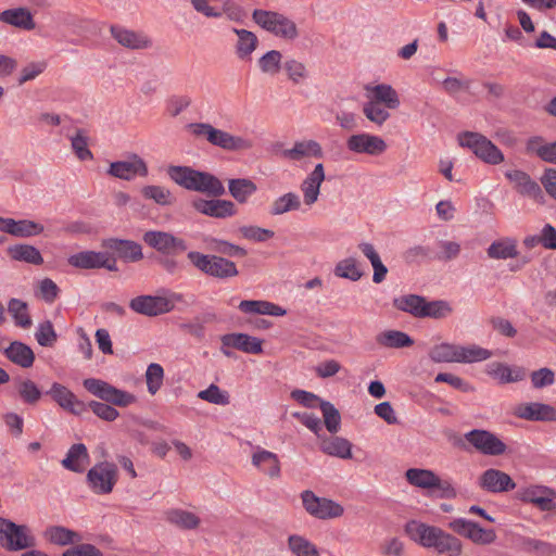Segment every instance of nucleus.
<instances>
[{"instance_id":"26","label":"nucleus","mask_w":556,"mask_h":556,"mask_svg":"<svg viewBox=\"0 0 556 556\" xmlns=\"http://www.w3.org/2000/svg\"><path fill=\"white\" fill-rule=\"evenodd\" d=\"M346 148L354 153L377 155L382 152V138L367 132L352 135L346 140Z\"/></svg>"},{"instance_id":"39","label":"nucleus","mask_w":556,"mask_h":556,"mask_svg":"<svg viewBox=\"0 0 556 556\" xmlns=\"http://www.w3.org/2000/svg\"><path fill=\"white\" fill-rule=\"evenodd\" d=\"M45 538L52 544L65 546L81 541V535L62 526H51L46 529Z\"/></svg>"},{"instance_id":"3","label":"nucleus","mask_w":556,"mask_h":556,"mask_svg":"<svg viewBox=\"0 0 556 556\" xmlns=\"http://www.w3.org/2000/svg\"><path fill=\"white\" fill-rule=\"evenodd\" d=\"M188 128L195 137H204L212 146L226 151H243L253 147L250 139L233 136L228 131L213 127L208 123H191Z\"/></svg>"},{"instance_id":"8","label":"nucleus","mask_w":556,"mask_h":556,"mask_svg":"<svg viewBox=\"0 0 556 556\" xmlns=\"http://www.w3.org/2000/svg\"><path fill=\"white\" fill-rule=\"evenodd\" d=\"M457 140L460 147L471 150L475 155L484 163L496 165L504 161V154L501 150L491 140L479 132H460Z\"/></svg>"},{"instance_id":"37","label":"nucleus","mask_w":556,"mask_h":556,"mask_svg":"<svg viewBox=\"0 0 556 556\" xmlns=\"http://www.w3.org/2000/svg\"><path fill=\"white\" fill-rule=\"evenodd\" d=\"M256 190V184L250 178H232L228 180L229 194L240 204L247 203Z\"/></svg>"},{"instance_id":"34","label":"nucleus","mask_w":556,"mask_h":556,"mask_svg":"<svg viewBox=\"0 0 556 556\" xmlns=\"http://www.w3.org/2000/svg\"><path fill=\"white\" fill-rule=\"evenodd\" d=\"M320 450L330 456L343 459L352 458V444L341 437H324L320 439Z\"/></svg>"},{"instance_id":"36","label":"nucleus","mask_w":556,"mask_h":556,"mask_svg":"<svg viewBox=\"0 0 556 556\" xmlns=\"http://www.w3.org/2000/svg\"><path fill=\"white\" fill-rule=\"evenodd\" d=\"M165 519L167 522L181 530L197 529L201 522L195 514L181 508H170L166 510Z\"/></svg>"},{"instance_id":"20","label":"nucleus","mask_w":556,"mask_h":556,"mask_svg":"<svg viewBox=\"0 0 556 556\" xmlns=\"http://www.w3.org/2000/svg\"><path fill=\"white\" fill-rule=\"evenodd\" d=\"M47 394L50 395L60 407L73 415L78 416L87 412V405L78 400L67 387L59 382H53L50 390L47 391Z\"/></svg>"},{"instance_id":"54","label":"nucleus","mask_w":556,"mask_h":556,"mask_svg":"<svg viewBox=\"0 0 556 556\" xmlns=\"http://www.w3.org/2000/svg\"><path fill=\"white\" fill-rule=\"evenodd\" d=\"M320 410L327 430L334 434L340 430L341 415L334 405L328 401H320Z\"/></svg>"},{"instance_id":"29","label":"nucleus","mask_w":556,"mask_h":556,"mask_svg":"<svg viewBox=\"0 0 556 556\" xmlns=\"http://www.w3.org/2000/svg\"><path fill=\"white\" fill-rule=\"evenodd\" d=\"M251 462L254 467L269 478H279L280 462L275 453L257 447L252 454Z\"/></svg>"},{"instance_id":"53","label":"nucleus","mask_w":556,"mask_h":556,"mask_svg":"<svg viewBox=\"0 0 556 556\" xmlns=\"http://www.w3.org/2000/svg\"><path fill=\"white\" fill-rule=\"evenodd\" d=\"M141 194L147 200H152L159 205H172L174 197L172 192L162 186H144L141 189Z\"/></svg>"},{"instance_id":"30","label":"nucleus","mask_w":556,"mask_h":556,"mask_svg":"<svg viewBox=\"0 0 556 556\" xmlns=\"http://www.w3.org/2000/svg\"><path fill=\"white\" fill-rule=\"evenodd\" d=\"M486 255L491 260H508L519 255L517 240L511 237H504L493 241L486 249Z\"/></svg>"},{"instance_id":"13","label":"nucleus","mask_w":556,"mask_h":556,"mask_svg":"<svg viewBox=\"0 0 556 556\" xmlns=\"http://www.w3.org/2000/svg\"><path fill=\"white\" fill-rule=\"evenodd\" d=\"M464 439L476 451L486 456H501L507 451V445L489 430L472 429L464 434Z\"/></svg>"},{"instance_id":"15","label":"nucleus","mask_w":556,"mask_h":556,"mask_svg":"<svg viewBox=\"0 0 556 556\" xmlns=\"http://www.w3.org/2000/svg\"><path fill=\"white\" fill-rule=\"evenodd\" d=\"M143 242L162 255H176L187 250L184 239L162 230H149L142 236Z\"/></svg>"},{"instance_id":"5","label":"nucleus","mask_w":556,"mask_h":556,"mask_svg":"<svg viewBox=\"0 0 556 556\" xmlns=\"http://www.w3.org/2000/svg\"><path fill=\"white\" fill-rule=\"evenodd\" d=\"M36 536L27 525H17L0 517V546L8 552H18L35 547Z\"/></svg>"},{"instance_id":"41","label":"nucleus","mask_w":556,"mask_h":556,"mask_svg":"<svg viewBox=\"0 0 556 556\" xmlns=\"http://www.w3.org/2000/svg\"><path fill=\"white\" fill-rule=\"evenodd\" d=\"M10 257L14 261L25 262L31 265H41L43 257L40 251L30 244H14L8 249Z\"/></svg>"},{"instance_id":"24","label":"nucleus","mask_w":556,"mask_h":556,"mask_svg":"<svg viewBox=\"0 0 556 556\" xmlns=\"http://www.w3.org/2000/svg\"><path fill=\"white\" fill-rule=\"evenodd\" d=\"M112 37L123 47L140 50L150 48L152 42L151 39L143 33L127 29L125 27L113 25L110 28Z\"/></svg>"},{"instance_id":"6","label":"nucleus","mask_w":556,"mask_h":556,"mask_svg":"<svg viewBox=\"0 0 556 556\" xmlns=\"http://www.w3.org/2000/svg\"><path fill=\"white\" fill-rule=\"evenodd\" d=\"M252 18L258 26L276 37L286 40H294L299 37L296 24L279 12L255 9Z\"/></svg>"},{"instance_id":"27","label":"nucleus","mask_w":556,"mask_h":556,"mask_svg":"<svg viewBox=\"0 0 556 556\" xmlns=\"http://www.w3.org/2000/svg\"><path fill=\"white\" fill-rule=\"evenodd\" d=\"M220 342L226 346H231V349L249 354H261L263 352V341L247 333H227L220 338Z\"/></svg>"},{"instance_id":"38","label":"nucleus","mask_w":556,"mask_h":556,"mask_svg":"<svg viewBox=\"0 0 556 556\" xmlns=\"http://www.w3.org/2000/svg\"><path fill=\"white\" fill-rule=\"evenodd\" d=\"M0 21L27 30L35 27L33 15L26 8L4 10L0 13Z\"/></svg>"},{"instance_id":"45","label":"nucleus","mask_w":556,"mask_h":556,"mask_svg":"<svg viewBox=\"0 0 556 556\" xmlns=\"http://www.w3.org/2000/svg\"><path fill=\"white\" fill-rule=\"evenodd\" d=\"M492 356V352L476 344L459 345L457 363H476L486 361Z\"/></svg>"},{"instance_id":"59","label":"nucleus","mask_w":556,"mask_h":556,"mask_svg":"<svg viewBox=\"0 0 556 556\" xmlns=\"http://www.w3.org/2000/svg\"><path fill=\"white\" fill-rule=\"evenodd\" d=\"M281 59L282 54L280 51L270 50L260 58L258 66L263 73L274 75L281 68Z\"/></svg>"},{"instance_id":"28","label":"nucleus","mask_w":556,"mask_h":556,"mask_svg":"<svg viewBox=\"0 0 556 556\" xmlns=\"http://www.w3.org/2000/svg\"><path fill=\"white\" fill-rule=\"evenodd\" d=\"M366 102L363 106L365 116L378 124H382V85H376L375 87L366 86Z\"/></svg>"},{"instance_id":"22","label":"nucleus","mask_w":556,"mask_h":556,"mask_svg":"<svg viewBox=\"0 0 556 556\" xmlns=\"http://www.w3.org/2000/svg\"><path fill=\"white\" fill-rule=\"evenodd\" d=\"M515 415L530 421H555L556 409L544 403H523L516 407Z\"/></svg>"},{"instance_id":"12","label":"nucleus","mask_w":556,"mask_h":556,"mask_svg":"<svg viewBox=\"0 0 556 556\" xmlns=\"http://www.w3.org/2000/svg\"><path fill=\"white\" fill-rule=\"evenodd\" d=\"M301 500L306 513L317 519L339 518L344 513V508L339 503L327 497H319L311 490L303 491Z\"/></svg>"},{"instance_id":"16","label":"nucleus","mask_w":556,"mask_h":556,"mask_svg":"<svg viewBox=\"0 0 556 556\" xmlns=\"http://www.w3.org/2000/svg\"><path fill=\"white\" fill-rule=\"evenodd\" d=\"M516 498L520 502L534 505L541 511H551L556 507L555 490L541 484L519 488L516 492Z\"/></svg>"},{"instance_id":"2","label":"nucleus","mask_w":556,"mask_h":556,"mask_svg":"<svg viewBox=\"0 0 556 556\" xmlns=\"http://www.w3.org/2000/svg\"><path fill=\"white\" fill-rule=\"evenodd\" d=\"M168 177L178 186L218 198L226 193L223 182L208 172L197 170L189 166L170 165L167 168Z\"/></svg>"},{"instance_id":"42","label":"nucleus","mask_w":556,"mask_h":556,"mask_svg":"<svg viewBox=\"0 0 556 556\" xmlns=\"http://www.w3.org/2000/svg\"><path fill=\"white\" fill-rule=\"evenodd\" d=\"M300 195L295 192H287L275 199L269 205V214L278 216L291 211H299L301 208Z\"/></svg>"},{"instance_id":"33","label":"nucleus","mask_w":556,"mask_h":556,"mask_svg":"<svg viewBox=\"0 0 556 556\" xmlns=\"http://www.w3.org/2000/svg\"><path fill=\"white\" fill-rule=\"evenodd\" d=\"M4 355L13 364L22 368H29L35 362V354L33 350L21 341L11 342L4 350Z\"/></svg>"},{"instance_id":"43","label":"nucleus","mask_w":556,"mask_h":556,"mask_svg":"<svg viewBox=\"0 0 556 556\" xmlns=\"http://www.w3.org/2000/svg\"><path fill=\"white\" fill-rule=\"evenodd\" d=\"M426 298L418 294H407L395 298L393 305L399 311L405 312L415 318H421Z\"/></svg>"},{"instance_id":"58","label":"nucleus","mask_w":556,"mask_h":556,"mask_svg":"<svg viewBox=\"0 0 556 556\" xmlns=\"http://www.w3.org/2000/svg\"><path fill=\"white\" fill-rule=\"evenodd\" d=\"M363 254L370 261L374 267L372 280L376 283L382 282V262L378 252L375 250L371 243L363 242L358 245Z\"/></svg>"},{"instance_id":"56","label":"nucleus","mask_w":556,"mask_h":556,"mask_svg":"<svg viewBox=\"0 0 556 556\" xmlns=\"http://www.w3.org/2000/svg\"><path fill=\"white\" fill-rule=\"evenodd\" d=\"M164 369L157 363H151L146 371V382L148 392L154 395L163 386Z\"/></svg>"},{"instance_id":"44","label":"nucleus","mask_w":556,"mask_h":556,"mask_svg":"<svg viewBox=\"0 0 556 556\" xmlns=\"http://www.w3.org/2000/svg\"><path fill=\"white\" fill-rule=\"evenodd\" d=\"M103 257V252L81 251L71 255L67 263L79 269H98Z\"/></svg>"},{"instance_id":"61","label":"nucleus","mask_w":556,"mask_h":556,"mask_svg":"<svg viewBox=\"0 0 556 556\" xmlns=\"http://www.w3.org/2000/svg\"><path fill=\"white\" fill-rule=\"evenodd\" d=\"M414 344V340L406 333L400 330L384 331V348L404 349Z\"/></svg>"},{"instance_id":"50","label":"nucleus","mask_w":556,"mask_h":556,"mask_svg":"<svg viewBox=\"0 0 556 556\" xmlns=\"http://www.w3.org/2000/svg\"><path fill=\"white\" fill-rule=\"evenodd\" d=\"M27 303L20 299H11L8 303V311L13 317L15 325L27 329L31 326V318L27 313Z\"/></svg>"},{"instance_id":"11","label":"nucleus","mask_w":556,"mask_h":556,"mask_svg":"<svg viewBox=\"0 0 556 556\" xmlns=\"http://www.w3.org/2000/svg\"><path fill=\"white\" fill-rule=\"evenodd\" d=\"M83 386L92 395L119 407H126L136 402L134 394L117 389L101 379L87 378L83 381Z\"/></svg>"},{"instance_id":"18","label":"nucleus","mask_w":556,"mask_h":556,"mask_svg":"<svg viewBox=\"0 0 556 556\" xmlns=\"http://www.w3.org/2000/svg\"><path fill=\"white\" fill-rule=\"evenodd\" d=\"M108 174L119 179L131 180L136 176L146 177L148 167L139 155L132 154L129 160L111 163Z\"/></svg>"},{"instance_id":"4","label":"nucleus","mask_w":556,"mask_h":556,"mask_svg":"<svg viewBox=\"0 0 556 556\" xmlns=\"http://www.w3.org/2000/svg\"><path fill=\"white\" fill-rule=\"evenodd\" d=\"M187 257L198 270L208 277L225 280L239 275L236 263L222 255L190 251Z\"/></svg>"},{"instance_id":"55","label":"nucleus","mask_w":556,"mask_h":556,"mask_svg":"<svg viewBox=\"0 0 556 556\" xmlns=\"http://www.w3.org/2000/svg\"><path fill=\"white\" fill-rule=\"evenodd\" d=\"M210 242L211 249L222 256L227 255L229 257H244L248 254V251L244 248L230 243L226 240L212 238Z\"/></svg>"},{"instance_id":"7","label":"nucleus","mask_w":556,"mask_h":556,"mask_svg":"<svg viewBox=\"0 0 556 556\" xmlns=\"http://www.w3.org/2000/svg\"><path fill=\"white\" fill-rule=\"evenodd\" d=\"M405 478L413 486L438 491L440 498H455L457 492L448 480H442L430 469L409 468L405 472Z\"/></svg>"},{"instance_id":"14","label":"nucleus","mask_w":556,"mask_h":556,"mask_svg":"<svg viewBox=\"0 0 556 556\" xmlns=\"http://www.w3.org/2000/svg\"><path fill=\"white\" fill-rule=\"evenodd\" d=\"M448 528L456 534L470 540L477 545H490L495 542L493 529H484L479 523L466 518H455L448 522Z\"/></svg>"},{"instance_id":"57","label":"nucleus","mask_w":556,"mask_h":556,"mask_svg":"<svg viewBox=\"0 0 556 556\" xmlns=\"http://www.w3.org/2000/svg\"><path fill=\"white\" fill-rule=\"evenodd\" d=\"M200 400L206 401L216 405H228L230 396L227 391L222 390L217 384L212 383L205 390L198 393Z\"/></svg>"},{"instance_id":"60","label":"nucleus","mask_w":556,"mask_h":556,"mask_svg":"<svg viewBox=\"0 0 556 556\" xmlns=\"http://www.w3.org/2000/svg\"><path fill=\"white\" fill-rule=\"evenodd\" d=\"M43 226L39 223L29 219L15 220L12 236L17 238H28L40 235L43 231Z\"/></svg>"},{"instance_id":"64","label":"nucleus","mask_w":556,"mask_h":556,"mask_svg":"<svg viewBox=\"0 0 556 556\" xmlns=\"http://www.w3.org/2000/svg\"><path fill=\"white\" fill-rule=\"evenodd\" d=\"M239 232L244 239L255 241V242H264L274 237L275 232L269 229H265L258 226H241L239 228Z\"/></svg>"},{"instance_id":"1","label":"nucleus","mask_w":556,"mask_h":556,"mask_svg":"<svg viewBox=\"0 0 556 556\" xmlns=\"http://www.w3.org/2000/svg\"><path fill=\"white\" fill-rule=\"evenodd\" d=\"M406 531L416 543L426 548H433L440 555L460 556L463 554L462 541L441 528L412 521L407 525Z\"/></svg>"},{"instance_id":"31","label":"nucleus","mask_w":556,"mask_h":556,"mask_svg":"<svg viewBox=\"0 0 556 556\" xmlns=\"http://www.w3.org/2000/svg\"><path fill=\"white\" fill-rule=\"evenodd\" d=\"M89 463V454L87 447L83 443L73 444L62 459V466L73 472L81 473L86 465Z\"/></svg>"},{"instance_id":"47","label":"nucleus","mask_w":556,"mask_h":556,"mask_svg":"<svg viewBox=\"0 0 556 556\" xmlns=\"http://www.w3.org/2000/svg\"><path fill=\"white\" fill-rule=\"evenodd\" d=\"M453 313V307L445 300H425L421 318L443 319Z\"/></svg>"},{"instance_id":"32","label":"nucleus","mask_w":556,"mask_h":556,"mask_svg":"<svg viewBox=\"0 0 556 556\" xmlns=\"http://www.w3.org/2000/svg\"><path fill=\"white\" fill-rule=\"evenodd\" d=\"M486 374L502 384L518 382L525 378V370L522 368L513 369L500 362L490 363L486 366Z\"/></svg>"},{"instance_id":"46","label":"nucleus","mask_w":556,"mask_h":556,"mask_svg":"<svg viewBox=\"0 0 556 556\" xmlns=\"http://www.w3.org/2000/svg\"><path fill=\"white\" fill-rule=\"evenodd\" d=\"M527 151L535 153L540 159L556 164V141L542 144V138L533 137L527 142Z\"/></svg>"},{"instance_id":"48","label":"nucleus","mask_w":556,"mask_h":556,"mask_svg":"<svg viewBox=\"0 0 556 556\" xmlns=\"http://www.w3.org/2000/svg\"><path fill=\"white\" fill-rule=\"evenodd\" d=\"M458 344L440 343L431 348L429 357L435 363H457Z\"/></svg>"},{"instance_id":"35","label":"nucleus","mask_w":556,"mask_h":556,"mask_svg":"<svg viewBox=\"0 0 556 556\" xmlns=\"http://www.w3.org/2000/svg\"><path fill=\"white\" fill-rule=\"evenodd\" d=\"M282 155L291 161H300L306 156H323V149L315 140L296 141L291 149H286Z\"/></svg>"},{"instance_id":"51","label":"nucleus","mask_w":556,"mask_h":556,"mask_svg":"<svg viewBox=\"0 0 556 556\" xmlns=\"http://www.w3.org/2000/svg\"><path fill=\"white\" fill-rule=\"evenodd\" d=\"M16 390L22 401L28 405H36L41 397V391L30 379L17 380Z\"/></svg>"},{"instance_id":"21","label":"nucleus","mask_w":556,"mask_h":556,"mask_svg":"<svg viewBox=\"0 0 556 556\" xmlns=\"http://www.w3.org/2000/svg\"><path fill=\"white\" fill-rule=\"evenodd\" d=\"M505 176L515 185L520 194L529 197L536 202H543L544 193L540 185L532 180L526 172L519 169L508 170L505 173Z\"/></svg>"},{"instance_id":"52","label":"nucleus","mask_w":556,"mask_h":556,"mask_svg":"<svg viewBox=\"0 0 556 556\" xmlns=\"http://www.w3.org/2000/svg\"><path fill=\"white\" fill-rule=\"evenodd\" d=\"M334 275L340 278L357 281L362 278L363 271L359 269L356 258L346 257L338 262L334 267Z\"/></svg>"},{"instance_id":"49","label":"nucleus","mask_w":556,"mask_h":556,"mask_svg":"<svg viewBox=\"0 0 556 556\" xmlns=\"http://www.w3.org/2000/svg\"><path fill=\"white\" fill-rule=\"evenodd\" d=\"M288 547L295 556H320L315 544L298 534L288 538Z\"/></svg>"},{"instance_id":"17","label":"nucleus","mask_w":556,"mask_h":556,"mask_svg":"<svg viewBox=\"0 0 556 556\" xmlns=\"http://www.w3.org/2000/svg\"><path fill=\"white\" fill-rule=\"evenodd\" d=\"M478 484L489 493H506L516 488L508 473L495 468L484 470L478 478Z\"/></svg>"},{"instance_id":"9","label":"nucleus","mask_w":556,"mask_h":556,"mask_svg":"<svg viewBox=\"0 0 556 556\" xmlns=\"http://www.w3.org/2000/svg\"><path fill=\"white\" fill-rule=\"evenodd\" d=\"M118 481V468L111 462H100L92 466L86 475V482L92 493L106 495L112 493Z\"/></svg>"},{"instance_id":"23","label":"nucleus","mask_w":556,"mask_h":556,"mask_svg":"<svg viewBox=\"0 0 556 556\" xmlns=\"http://www.w3.org/2000/svg\"><path fill=\"white\" fill-rule=\"evenodd\" d=\"M325 180V169L321 163L315 165L314 169L301 182L300 189L303 193V202L312 206L318 200L320 187Z\"/></svg>"},{"instance_id":"25","label":"nucleus","mask_w":556,"mask_h":556,"mask_svg":"<svg viewBox=\"0 0 556 556\" xmlns=\"http://www.w3.org/2000/svg\"><path fill=\"white\" fill-rule=\"evenodd\" d=\"M102 245L115 252L125 262H139L143 258L141 245L132 240L109 238Z\"/></svg>"},{"instance_id":"63","label":"nucleus","mask_w":556,"mask_h":556,"mask_svg":"<svg viewBox=\"0 0 556 556\" xmlns=\"http://www.w3.org/2000/svg\"><path fill=\"white\" fill-rule=\"evenodd\" d=\"M282 68L286 71L289 79L294 84H300L307 77L305 65L298 60L290 59L285 61Z\"/></svg>"},{"instance_id":"40","label":"nucleus","mask_w":556,"mask_h":556,"mask_svg":"<svg viewBox=\"0 0 556 556\" xmlns=\"http://www.w3.org/2000/svg\"><path fill=\"white\" fill-rule=\"evenodd\" d=\"M232 31L238 36L236 45L237 56L241 60L250 59L258 45L256 35L250 30L239 28H232Z\"/></svg>"},{"instance_id":"62","label":"nucleus","mask_w":556,"mask_h":556,"mask_svg":"<svg viewBox=\"0 0 556 556\" xmlns=\"http://www.w3.org/2000/svg\"><path fill=\"white\" fill-rule=\"evenodd\" d=\"M35 338L39 345L52 346L58 340L52 323L50 320L40 323L35 332Z\"/></svg>"},{"instance_id":"10","label":"nucleus","mask_w":556,"mask_h":556,"mask_svg":"<svg viewBox=\"0 0 556 556\" xmlns=\"http://www.w3.org/2000/svg\"><path fill=\"white\" fill-rule=\"evenodd\" d=\"M181 299L179 293H172L169 296L138 295L130 300L129 307L137 314L154 317L172 312L175 302Z\"/></svg>"},{"instance_id":"19","label":"nucleus","mask_w":556,"mask_h":556,"mask_svg":"<svg viewBox=\"0 0 556 556\" xmlns=\"http://www.w3.org/2000/svg\"><path fill=\"white\" fill-rule=\"evenodd\" d=\"M192 207L197 212L214 218H227L237 214L235 203L229 200L198 198L192 201Z\"/></svg>"}]
</instances>
